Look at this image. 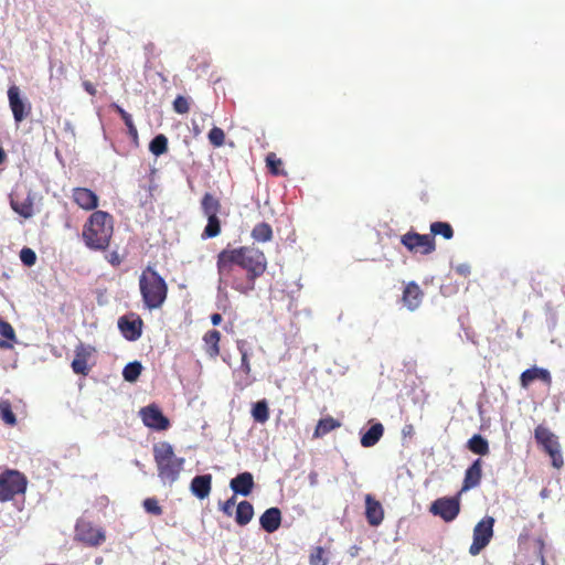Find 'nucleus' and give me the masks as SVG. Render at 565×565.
<instances>
[{
  "instance_id": "17",
  "label": "nucleus",
  "mask_w": 565,
  "mask_h": 565,
  "mask_svg": "<svg viewBox=\"0 0 565 565\" xmlns=\"http://www.w3.org/2000/svg\"><path fill=\"white\" fill-rule=\"evenodd\" d=\"M534 438L546 454L561 446L557 436L543 425L535 427Z\"/></svg>"
},
{
  "instance_id": "39",
  "label": "nucleus",
  "mask_w": 565,
  "mask_h": 565,
  "mask_svg": "<svg viewBox=\"0 0 565 565\" xmlns=\"http://www.w3.org/2000/svg\"><path fill=\"white\" fill-rule=\"evenodd\" d=\"M142 365L138 361L128 363L122 370V376L127 382H135L140 376Z\"/></svg>"
},
{
  "instance_id": "36",
  "label": "nucleus",
  "mask_w": 565,
  "mask_h": 565,
  "mask_svg": "<svg viewBox=\"0 0 565 565\" xmlns=\"http://www.w3.org/2000/svg\"><path fill=\"white\" fill-rule=\"evenodd\" d=\"M149 150L150 152L159 157L168 151V138L160 134L157 135L149 143Z\"/></svg>"
},
{
  "instance_id": "11",
  "label": "nucleus",
  "mask_w": 565,
  "mask_h": 565,
  "mask_svg": "<svg viewBox=\"0 0 565 565\" xmlns=\"http://www.w3.org/2000/svg\"><path fill=\"white\" fill-rule=\"evenodd\" d=\"M140 416L143 424L154 430H166L170 426L169 419L162 414L161 409L152 404L140 409Z\"/></svg>"
},
{
  "instance_id": "40",
  "label": "nucleus",
  "mask_w": 565,
  "mask_h": 565,
  "mask_svg": "<svg viewBox=\"0 0 565 565\" xmlns=\"http://www.w3.org/2000/svg\"><path fill=\"white\" fill-rule=\"evenodd\" d=\"M327 552L322 546L312 547L309 554V565H328Z\"/></svg>"
},
{
  "instance_id": "23",
  "label": "nucleus",
  "mask_w": 565,
  "mask_h": 565,
  "mask_svg": "<svg viewBox=\"0 0 565 565\" xmlns=\"http://www.w3.org/2000/svg\"><path fill=\"white\" fill-rule=\"evenodd\" d=\"M191 492L199 499H205L209 497L212 489V476L202 475L196 476L192 479L190 486Z\"/></svg>"
},
{
  "instance_id": "46",
  "label": "nucleus",
  "mask_w": 565,
  "mask_h": 565,
  "mask_svg": "<svg viewBox=\"0 0 565 565\" xmlns=\"http://www.w3.org/2000/svg\"><path fill=\"white\" fill-rule=\"evenodd\" d=\"M235 504H236V498H235V495H233L225 502H220V509L225 515L232 516L233 509H234Z\"/></svg>"
},
{
  "instance_id": "10",
  "label": "nucleus",
  "mask_w": 565,
  "mask_h": 565,
  "mask_svg": "<svg viewBox=\"0 0 565 565\" xmlns=\"http://www.w3.org/2000/svg\"><path fill=\"white\" fill-rule=\"evenodd\" d=\"M494 519L486 516L478 522L473 529V541L469 547L472 556L478 555L491 541L493 536Z\"/></svg>"
},
{
  "instance_id": "51",
  "label": "nucleus",
  "mask_w": 565,
  "mask_h": 565,
  "mask_svg": "<svg viewBox=\"0 0 565 565\" xmlns=\"http://www.w3.org/2000/svg\"><path fill=\"white\" fill-rule=\"evenodd\" d=\"M192 132L194 137H198L202 132V130L198 125L193 124Z\"/></svg>"
},
{
  "instance_id": "44",
  "label": "nucleus",
  "mask_w": 565,
  "mask_h": 565,
  "mask_svg": "<svg viewBox=\"0 0 565 565\" xmlns=\"http://www.w3.org/2000/svg\"><path fill=\"white\" fill-rule=\"evenodd\" d=\"M20 259L25 266L31 267L36 263V254L33 249L23 247L20 252Z\"/></svg>"
},
{
  "instance_id": "8",
  "label": "nucleus",
  "mask_w": 565,
  "mask_h": 565,
  "mask_svg": "<svg viewBox=\"0 0 565 565\" xmlns=\"http://www.w3.org/2000/svg\"><path fill=\"white\" fill-rule=\"evenodd\" d=\"M401 243L411 253H420L422 255H429L436 249L434 236L429 234H419L414 231H408L402 235Z\"/></svg>"
},
{
  "instance_id": "31",
  "label": "nucleus",
  "mask_w": 565,
  "mask_h": 565,
  "mask_svg": "<svg viewBox=\"0 0 565 565\" xmlns=\"http://www.w3.org/2000/svg\"><path fill=\"white\" fill-rule=\"evenodd\" d=\"M250 236L258 243L269 242L273 239V228L266 222L258 223L253 227Z\"/></svg>"
},
{
  "instance_id": "9",
  "label": "nucleus",
  "mask_w": 565,
  "mask_h": 565,
  "mask_svg": "<svg viewBox=\"0 0 565 565\" xmlns=\"http://www.w3.org/2000/svg\"><path fill=\"white\" fill-rule=\"evenodd\" d=\"M460 492L456 497H441L429 507L433 515L441 518L445 522L454 521L460 512Z\"/></svg>"
},
{
  "instance_id": "13",
  "label": "nucleus",
  "mask_w": 565,
  "mask_h": 565,
  "mask_svg": "<svg viewBox=\"0 0 565 565\" xmlns=\"http://www.w3.org/2000/svg\"><path fill=\"white\" fill-rule=\"evenodd\" d=\"M9 106L15 122L23 121L31 111V104L25 103L20 96L18 86L12 85L8 89Z\"/></svg>"
},
{
  "instance_id": "43",
  "label": "nucleus",
  "mask_w": 565,
  "mask_h": 565,
  "mask_svg": "<svg viewBox=\"0 0 565 565\" xmlns=\"http://www.w3.org/2000/svg\"><path fill=\"white\" fill-rule=\"evenodd\" d=\"M173 110L177 114L184 115L190 110L189 99L182 95H179L173 100Z\"/></svg>"
},
{
  "instance_id": "1",
  "label": "nucleus",
  "mask_w": 565,
  "mask_h": 565,
  "mask_svg": "<svg viewBox=\"0 0 565 565\" xmlns=\"http://www.w3.org/2000/svg\"><path fill=\"white\" fill-rule=\"evenodd\" d=\"M216 268L220 281L243 295L255 289L256 279L267 269V258L263 250L254 246L225 248L217 254Z\"/></svg>"
},
{
  "instance_id": "41",
  "label": "nucleus",
  "mask_w": 565,
  "mask_h": 565,
  "mask_svg": "<svg viewBox=\"0 0 565 565\" xmlns=\"http://www.w3.org/2000/svg\"><path fill=\"white\" fill-rule=\"evenodd\" d=\"M207 139L214 148H220L225 143V132L220 127H213L209 134Z\"/></svg>"
},
{
  "instance_id": "16",
  "label": "nucleus",
  "mask_w": 565,
  "mask_h": 565,
  "mask_svg": "<svg viewBox=\"0 0 565 565\" xmlns=\"http://www.w3.org/2000/svg\"><path fill=\"white\" fill-rule=\"evenodd\" d=\"M482 459H476L466 470L460 493L478 487L482 478Z\"/></svg>"
},
{
  "instance_id": "49",
  "label": "nucleus",
  "mask_w": 565,
  "mask_h": 565,
  "mask_svg": "<svg viewBox=\"0 0 565 565\" xmlns=\"http://www.w3.org/2000/svg\"><path fill=\"white\" fill-rule=\"evenodd\" d=\"M456 271L459 275L467 277L470 274V266L467 264H460L456 267Z\"/></svg>"
},
{
  "instance_id": "53",
  "label": "nucleus",
  "mask_w": 565,
  "mask_h": 565,
  "mask_svg": "<svg viewBox=\"0 0 565 565\" xmlns=\"http://www.w3.org/2000/svg\"><path fill=\"white\" fill-rule=\"evenodd\" d=\"M541 562H542V565H546V562H545V558L543 555L541 556Z\"/></svg>"
},
{
  "instance_id": "2",
  "label": "nucleus",
  "mask_w": 565,
  "mask_h": 565,
  "mask_svg": "<svg viewBox=\"0 0 565 565\" xmlns=\"http://www.w3.org/2000/svg\"><path fill=\"white\" fill-rule=\"evenodd\" d=\"M114 235V217L105 211H94L83 225L82 239L85 246L95 252H104Z\"/></svg>"
},
{
  "instance_id": "15",
  "label": "nucleus",
  "mask_w": 565,
  "mask_h": 565,
  "mask_svg": "<svg viewBox=\"0 0 565 565\" xmlns=\"http://www.w3.org/2000/svg\"><path fill=\"white\" fill-rule=\"evenodd\" d=\"M72 199L78 207L85 211H94L98 206L99 201L94 191L82 186L72 190Z\"/></svg>"
},
{
  "instance_id": "7",
  "label": "nucleus",
  "mask_w": 565,
  "mask_h": 565,
  "mask_svg": "<svg viewBox=\"0 0 565 565\" xmlns=\"http://www.w3.org/2000/svg\"><path fill=\"white\" fill-rule=\"evenodd\" d=\"M74 541L88 547H99L106 542V532L103 527L94 525L93 522L79 519L75 524Z\"/></svg>"
},
{
  "instance_id": "25",
  "label": "nucleus",
  "mask_w": 565,
  "mask_h": 565,
  "mask_svg": "<svg viewBox=\"0 0 565 565\" xmlns=\"http://www.w3.org/2000/svg\"><path fill=\"white\" fill-rule=\"evenodd\" d=\"M384 434V427L381 423L372 425L361 437V445L365 448L373 447L379 443Z\"/></svg>"
},
{
  "instance_id": "52",
  "label": "nucleus",
  "mask_w": 565,
  "mask_h": 565,
  "mask_svg": "<svg viewBox=\"0 0 565 565\" xmlns=\"http://www.w3.org/2000/svg\"><path fill=\"white\" fill-rule=\"evenodd\" d=\"M7 159V154L2 148H0V164H2Z\"/></svg>"
},
{
  "instance_id": "50",
  "label": "nucleus",
  "mask_w": 565,
  "mask_h": 565,
  "mask_svg": "<svg viewBox=\"0 0 565 565\" xmlns=\"http://www.w3.org/2000/svg\"><path fill=\"white\" fill-rule=\"evenodd\" d=\"M222 321V316L220 313H213L211 316V322L213 326H218Z\"/></svg>"
},
{
  "instance_id": "22",
  "label": "nucleus",
  "mask_w": 565,
  "mask_h": 565,
  "mask_svg": "<svg viewBox=\"0 0 565 565\" xmlns=\"http://www.w3.org/2000/svg\"><path fill=\"white\" fill-rule=\"evenodd\" d=\"M260 526L268 533H274L280 527L281 512L278 508L267 509L259 518Z\"/></svg>"
},
{
  "instance_id": "27",
  "label": "nucleus",
  "mask_w": 565,
  "mask_h": 565,
  "mask_svg": "<svg viewBox=\"0 0 565 565\" xmlns=\"http://www.w3.org/2000/svg\"><path fill=\"white\" fill-rule=\"evenodd\" d=\"M340 426H341V423L331 416L321 418L315 428L313 437L321 438V437L326 436L327 434H329L330 431L339 428Z\"/></svg>"
},
{
  "instance_id": "38",
  "label": "nucleus",
  "mask_w": 565,
  "mask_h": 565,
  "mask_svg": "<svg viewBox=\"0 0 565 565\" xmlns=\"http://www.w3.org/2000/svg\"><path fill=\"white\" fill-rule=\"evenodd\" d=\"M0 418L10 426H14L17 424V417L12 411L10 401L8 399H0Z\"/></svg>"
},
{
  "instance_id": "34",
  "label": "nucleus",
  "mask_w": 565,
  "mask_h": 565,
  "mask_svg": "<svg viewBox=\"0 0 565 565\" xmlns=\"http://www.w3.org/2000/svg\"><path fill=\"white\" fill-rule=\"evenodd\" d=\"M237 350L241 354V371L244 372V374L249 377L252 372V366L249 363V355L247 350V341L246 340H237L236 341Z\"/></svg>"
},
{
  "instance_id": "26",
  "label": "nucleus",
  "mask_w": 565,
  "mask_h": 565,
  "mask_svg": "<svg viewBox=\"0 0 565 565\" xmlns=\"http://www.w3.org/2000/svg\"><path fill=\"white\" fill-rule=\"evenodd\" d=\"M254 516L253 504L248 501H242L237 504L235 512V521L238 525L245 526Z\"/></svg>"
},
{
  "instance_id": "24",
  "label": "nucleus",
  "mask_w": 565,
  "mask_h": 565,
  "mask_svg": "<svg viewBox=\"0 0 565 565\" xmlns=\"http://www.w3.org/2000/svg\"><path fill=\"white\" fill-rule=\"evenodd\" d=\"M220 341L221 332L218 330H209L203 335L204 351L211 359H216L220 355Z\"/></svg>"
},
{
  "instance_id": "37",
  "label": "nucleus",
  "mask_w": 565,
  "mask_h": 565,
  "mask_svg": "<svg viewBox=\"0 0 565 565\" xmlns=\"http://www.w3.org/2000/svg\"><path fill=\"white\" fill-rule=\"evenodd\" d=\"M282 161L276 156L275 152H269L266 156V167L273 175H286L287 172L281 169Z\"/></svg>"
},
{
  "instance_id": "30",
  "label": "nucleus",
  "mask_w": 565,
  "mask_h": 565,
  "mask_svg": "<svg viewBox=\"0 0 565 565\" xmlns=\"http://www.w3.org/2000/svg\"><path fill=\"white\" fill-rule=\"evenodd\" d=\"M110 107L121 117L124 120V125H126L128 129V135L131 137L134 141H138V130L132 121L131 115L128 114L121 106L116 103H113Z\"/></svg>"
},
{
  "instance_id": "32",
  "label": "nucleus",
  "mask_w": 565,
  "mask_h": 565,
  "mask_svg": "<svg viewBox=\"0 0 565 565\" xmlns=\"http://www.w3.org/2000/svg\"><path fill=\"white\" fill-rule=\"evenodd\" d=\"M12 210L24 218H30L34 214L33 202L30 198L23 201L11 200Z\"/></svg>"
},
{
  "instance_id": "3",
  "label": "nucleus",
  "mask_w": 565,
  "mask_h": 565,
  "mask_svg": "<svg viewBox=\"0 0 565 565\" xmlns=\"http://www.w3.org/2000/svg\"><path fill=\"white\" fill-rule=\"evenodd\" d=\"M139 291L143 307L148 310H157L167 300L168 284L154 267L148 265L139 276Z\"/></svg>"
},
{
  "instance_id": "4",
  "label": "nucleus",
  "mask_w": 565,
  "mask_h": 565,
  "mask_svg": "<svg viewBox=\"0 0 565 565\" xmlns=\"http://www.w3.org/2000/svg\"><path fill=\"white\" fill-rule=\"evenodd\" d=\"M153 459L158 477L163 483L172 484L179 479L185 460L175 456L171 444L167 441L156 444L153 446Z\"/></svg>"
},
{
  "instance_id": "33",
  "label": "nucleus",
  "mask_w": 565,
  "mask_h": 565,
  "mask_svg": "<svg viewBox=\"0 0 565 565\" xmlns=\"http://www.w3.org/2000/svg\"><path fill=\"white\" fill-rule=\"evenodd\" d=\"M252 417L256 423L265 424L269 419V407L266 399L256 402L252 407Z\"/></svg>"
},
{
  "instance_id": "28",
  "label": "nucleus",
  "mask_w": 565,
  "mask_h": 565,
  "mask_svg": "<svg viewBox=\"0 0 565 565\" xmlns=\"http://www.w3.org/2000/svg\"><path fill=\"white\" fill-rule=\"evenodd\" d=\"M0 335L6 340H0V349H11L17 341V335L13 327L0 318Z\"/></svg>"
},
{
  "instance_id": "5",
  "label": "nucleus",
  "mask_w": 565,
  "mask_h": 565,
  "mask_svg": "<svg viewBox=\"0 0 565 565\" xmlns=\"http://www.w3.org/2000/svg\"><path fill=\"white\" fill-rule=\"evenodd\" d=\"M221 202L212 193L206 192L201 200V209L207 218V224L203 230L202 238H213L221 234V221L217 214L221 211Z\"/></svg>"
},
{
  "instance_id": "12",
  "label": "nucleus",
  "mask_w": 565,
  "mask_h": 565,
  "mask_svg": "<svg viewBox=\"0 0 565 565\" xmlns=\"http://www.w3.org/2000/svg\"><path fill=\"white\" fill-rule=\"evenodd\" d=\"M142 326V319L135 313L126 315L118 319V328L125 339L129 341H136L141 337Z\"/></svg>"
},
{
  "instance_id": "45",
  "label": "nucleus",
  "mask_w": 565,
  "mask_h": 565,
  "mask_svg": "<svg viewBox=\"0 0 565 565\" xmlns=\"http://www.w3.org/2000/svg\"><path fill=\"white\" fill-rule=\"evenodd\" d=\"M547 455L550 456L552 466L554 468L561 469L564 466V459L561 451V447L547 452Z\"/></svg>"
},
{
  "instance_id": "29",
  "label": "nucleus",
  "mask_w": 565,
  "mask_h": 565,
  "mask_svg": "<svg viewBox=\"0 0 565 565\" xmlns=\"http://www.w3.org/2000/svg\"><path fill=\"white\" fill-rule=\"evenodd\" d=\"M467 447L471 452L479 455V456H486L490 451L488 440L479 434L473 435L468 440Z\"/></svg>"
},
{
  "instance_id": "35",
  "label": "nucleus",
  "mask_w": 565,
  "mask_h": 565,
  "mask_svg": "<svg viewBox=\"0 0 565 565\" xmlns=\"http://www.w3.org/2000/svg\"><path fill=\"white\" fill-rule=\"evenodd\" d=\"M431 236L441 235L445 239H451L454 237V230L447 222H434L430 224Z\"/></svg>"
},
{
  "instance_id": "42",
  "label": "nucleus",
  "mask_w": 565,
  "mask_h": 565,
  "mask_svg": "<svg viewBox=\"0 0 565 565\" xmlns=\"http://www.w3.org/2000/svg\"><path fill=\"white\" fill-rule=\"evenodd\" d=\"M145 510L156 516L162 514V508L159 504V501L156 498H147L142 503Z\"/></svg>"
},
{
  "instance_id": "47",
  "label": "nucleus",
  "mask_w": 565,
  "mask_h": 565,
  "mask_svg": "<svg viewBox=\"0 0 565 565\" xmlns=\"http://www.w3.org/2000/svg\"><path fill=\"white\" fill-rule=\"evenodd\" d=\"M105 258L114 267H118L122 263V256L117 250L109 252Z\"/></svg>"
},
{
  "instance_id": "18",
  "label": "nucleus",
  "mask_w": 565,
  "mask_h": 565,
  "mask_svg": "<svg viewBox=\"0 0 565 565\" xmlns=\"http://www.w3.org/2000/svg\"><path fill=\"white\" fill-rule=\"evenodd\" d=\"M535 380H540L547 385L552 383L551 373L543 367L532 366L523 371L520 375V384L523 388H527Z\"/></svg>"
},
{
  "instance_id": "14",
  "label": "nucleus",
  "mask_w": 565,
  "mask_h": 565,
  "mask_svg": "<svg viewBox=\"0 0 565 565\" xmlns=\"http://www.w3.org/2000/svg\"><path fill=\"white\" fill-rule=\"evenodd\" d=\"M75 358L72 361V370L75 374L87 375L89 373V366L87 364L88 359L95 352V349L90 345L79 343L75 348Z\"/></svg>"
},
{
  "instance_id": "21",
  "label": "nucleus",
  "mask_w": 565,
  "mask_h": 565,
  "mask_svg": "<svg viewBox=\"0 0 565 565\" xmlns=\"http://www.w3.org/2000/svg\"><path fill=\"white\" fill-rule=\"evenodd\" d=\"M231 489L235 494L248 495L254 488V478L250 472L238 473L230 482Z\"/></svg>"
},
{
  "instance_id": "48",
  "label": "nucleus",
  "mask_w": 565,
  "mask_h": 565,
  "mask_svg": "<svg viewBox=\"0 0 565 565\" xmlns=\"http://www.w3.org/2000/svg\"><path fill=\"white\" fill-rule=\"evenodd\" d=\"M83 87L90 96H95L97 93L95 85L89 81H84Z\"/></svg>"
},
{
  "instance_id": "6",
  "label": "nucleus",
  "mask_w": 565,
  "mask_h": 565,
  "mask_svg": "<svg viewBox=\"0 0 565 565\" xmlns=\"http://www.w3.org/2000/svg\"><path fill=\"white\" fill-rule=\"evenodd\" d=\"M26 477L12 469H7L0 473V501L12 500L17 494H23L26 490Z\"/></svg>"
},
{
  "instance_id": "19",
  "label": "nucleus",
  "mask_w": 565,
  "mask_h": 565,
  "mask_svg": "<svg viewBox=\"0 0 565 565\" xmlns=\"http://www.w3.org/2000/svg\"><path fill=\"white\" fill-rule=\"evenodd\" d=\"M365 518L371 526H379L384 519L382 504L371 494L365 495Z\"/></svg>"
},
{
  "instance_id": "20",
  "label": "nucleus",
  "mask_w": 565,
  "mask_h": 565,
  "mask_svg": "<svg viewBox=\"0 0 565 565\" xmlns=\"http://www.w3.org/2000/svg\"><path fill=\"white\" fill-rule=\"evenodd\" d=\"M423 296L424 295L419 286L416 282L411 281L404 288L402 301L404 306L413 311L422 303Z\"/></svg>"
}]
</instances>
